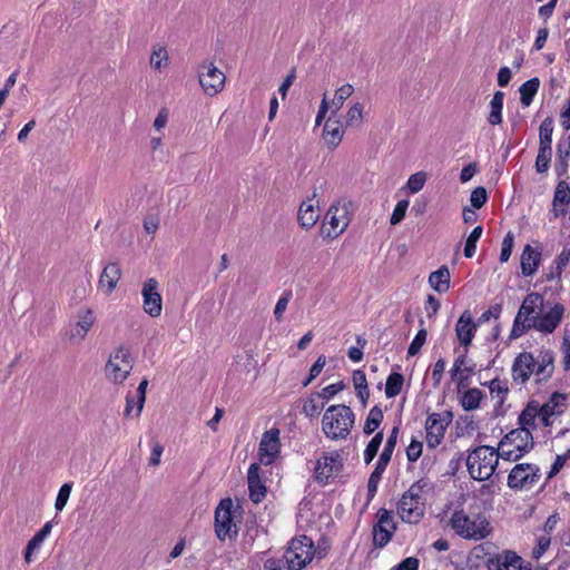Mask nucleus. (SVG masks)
Wrapping results in <instances>:
<instances>
[{"instance_id":"1","label":"nucleus","mask_w":570,"mask_h":570,"mask_svg":"<svg viewBox=\"0 0 570 570\" xmlns=\"http://www.w3.org/2000/svg\"><path fill=\"white\" fill-rule=\"evenodd\" d=\"M564 306L560 303L544 302L539 293H529L522 301L513 320L510 340L523 336L531 330L542 334L553 333L560 325Z\"/></svg>"},{"instance_id":"2","label":"nucleus","mask_w":570,"mask_h":570,"mask_svg":"<svg viewBox=\"0 0 570 570\" xmlns=\"http://www.w3.org/2000/svg\"><path fill=\"white\" fill-rule=\"evenodd\" d=\"M554 371L553 355L551 352H541L534 358L530 352H522L517 355L512 364V379L519 384H524L531 375L535 374L538 381H547Z\"/></svg>"},{"instance_id":"3","label":"nucleus","mask_w":570,"mask_h":570,"mask_svg":"<svg viewBox=\"0 0 570 570\" xmlns=\"http://www.w3.org/2000/svg\"><path fill=\"white\" fill-rule=\"evenodd\" d=\"M430 488L428 479H420L403 493L396 505V513L403 522L419 523L425 513V499L422 493Z\"/></svg>"},{"instance_id":"4","label":"nucleus","mask_w":570,"mask_h":570,"mask_svg":"<svg viewBox=\"0 0 570 570\" xmlns=\"http://www.w3.org/2000/svg\"><path fill=\"white\" fill-rule=\"evenodd\" d=\"M355 415L350 406L337 404L330 406L322 419V430L332 440H344L354 425Z\"/></svg>"},{"instance_id":"5","label":"nucleus","mask_w":570,"mask_h":570,"mask_svg":"<svg viewBox=\"0 0 570 570\" xmlns=\"http://www.w3.org/2000/svg\"><path fill=\"white\" fill-rule=\"evenodd\" d=\"M501 455L499 448L481 445L471 451L466 458V468L472 479L478 481L489 480L498 466Z\"/></svg>"},{"instance_id":"6","label":"nucleus","mask_w":570,"mask_h":570,"mask_svg":"<svg viewBox=\"0 0 570 570\" xmlns=\"http://www.w3.org/2000/svg\"><path fill=\"white\" fill-rule=\"evenodd\" d=\"M534 445L533 436L528 428H518L507 433L499 442V454L502 460L514 462L529 453Z\"/></svg>"},{"instance_id":"7","label":"nucleus","mask_w":570,"mask_h":570,"mask_svg":"<svg viewBox=\"0 0 570 570\" xmlns=\"http://www.w3.org/2000/svg\"><path fill=\"white\" fill-rule=\"evenodd\" d=\"M451 528L454 532L469 540H482L491 533L490 522L478 514L470 518L463 510H455L450 519Z\"/></svg>"},{"instance_id":"8","label":"nucleus","mask_w":570,"mask_h":570,"mask_svg":"<svg viewBox=\"0 0 570 570\" xmlns=\"http://www.w3.org/2000/svg\"><path fill=\"white\" fill-rule=\"evenodd\" d=\"M134 367L129 347L120 345L109 356L105 366V375L114 384H122Z\"/></svg>"},{"instance_id":"9","label":"nucleus","mask_w":570,"mask_h":570,"mask_svg":"<svg viewBox=\"0 0 570 570\" xmlns=\"http://www.w3.org/2000/svg\"><path fill=\"white\" fill-rule=\"evenodd\" d=\"M315 553L313 540L306 535L292 539L284 552L286 568L288 570H301L305 568Z\"/></svg>"},{"instance_id":"10","label":"nucleus","mask_w":570,"mask_h":570,"mask_svg":"<svg viewBox=\"0 0 570 570\" xmlns=\"http://www.w3.org/2000/svg\"><path fill=\"white\" fill-rule=\"evenodd\" d=\"M350 204H332L325 215L322 226V235L325 238L335 239L342 235L350 224Z\"/></svg>"},{"instance_id":"11","label":"nucleus","mask_w":570,"mask_h":570,"mask_svg":"<svg viewBox=\"0 0 570 570\" xmlns=\"http://www.w3.org/2000/svg\"><path fill=\"white\" fill-rule=\"evenodd\" d=\"M540 480V469L535 464H515L508 475V487L512 490H530Z\"/></svg>"},{"instance_id":"12","label":"nucleus","mask_w":570,"mask_h":570,"mask_svg":"<svg viewBox=\"0 0 570 570\" xmlns=\"http://www.w3.org/2000/svg\"><path fill=\"white\" fill-rule=\"evenodd\" d=\"M96 323V316L90 307L80 308L75 321L70 322L67 331V337L71 343H80L85 340L87 334L94 327Z\"/></svg>"},{"instance_id":"13","label":"nucleus","mask_w":570,"mask_h":570,"mask_svg":"<svg viewBox=\"0 0 570 570\" xmlns=\"http://www.w3.org/2000/svg\"><path fill=\"white\" fill-rule=\"evenodd\" d=\"M377 522L373 527V542L376 547L386 546L396 531V523L394 521L392 511L381 508L377 513Z\"/></svg>"},{"instance_id":"14","label":"nucleus","mask_w":570,"mask_h":570,"mask_svg":"<svg viewBox=\"0 0 570 570\" xmlns=\"http://www.w3.org/2000/svg\"><path fill=\"white\" fill-rule=\"evenodd\" d=\"M199 83L208 96L219 94L225 85L226 77L214 63H204L198 72Z\"/></svg>"},{"instance_id":"15","label":"nucleus","mask_w":570,"mask_h":570,"mask_svg":"<svg viewBox=\"0 0 570 570\" xmlns=\"http://www.w3.org/2000/svg\"><path fill=\"white\" fill-rule=\"evenodd\" d=\"M142 309L150 317H158L163 311V298L159 293V283L156 278H148L141 289Z\"/></svg>"},{"instance_id":"16","label":"nucleus","mask_w":570,"mask_h":570,"mask_svg":"<svg viewBox=\"0 0 570 570\" xmlns=\"http://www.w3.org/2000/svg\"><path fill=\"white\" fill-rule=\"evenodd\" d=\"M342 466V459L338 452L324 453L316 462L314 469L315 479L321 483H326L341 471Z\"/></svg>"},{"instance_id":"17","label":"nucleus","mask_w":570,"mask_h":570,"mask_svg":"<svg viewBox=\"0 0 570 570\" xmlns=\"http://www.w3.org/2000/svg\"><path fill=\"white\" fill-rule=\"evenodd\" d=\"M232 507L233 502L230 499H224L220 501L215 511V532L220 540H225L230 535L233 527L232 519Z\"/></svg>"},{"instance_id":"18","label":"nucleus","mask_w":570,"mask_h":570,"mask_svg":"<svg viewBox=\"0 0 570 570\" xmlns=\"http://www.w3.org/2000/svg\"><path fill=\"white\" fill-rule=\"evenodd\" d=\"M449 417H442L439 413H433L428 416L425 423L426 443L430 448L438 446L444 438L445 430L451 422V413Z\"/></svg>"},{"instance_id":"19","label":"nucleus","mask_w":570,"mask_h":570,"mask_svg":"<svg viewBox=\"0 0 570 570\" xmlns=\"http://www.w3.org/2000/svg\"><path fill=\"white\" fill-rule=\"evenodd\" d=\"M281 449L279 430L271 429L263 434L259 443V460L263 464L268 465L277 458Z\"/></svg>"},{"instance_id":"20","label":"nucleus","mask_w":570,"mask_h":570,"mask_svg":"<svg viewBox=\"0 0 570 570\" xmlns=\"http://www.w3.org/2000/svg\"><path fill=\"white\" fill-rule=\"evenodd\" d=\"M479 324L472 318L470 311H464L455 325V334L461 345L465 348L471 344Z\"/></svg>"},{"instance_id":"21","label":"nucleus","mask_w":570,"mask_h":570,"mask_svg":"<svg viewBox=\"0 0 570 570\" xmlns=\"http://www.w3.org/2000/svg\"><path fill=\"white\" fill-rule=\"evenodd\" d=\"M542 255V246L538 244L535 247L527 244L521 255V272L523 276H532L540 263Z\"/></svg>"},{"instance_id":"22","label":"nucleus","mask_w":570,"mask_h":570,"mask_svg":"<svg viewBox=\"0 0 570 570\" xmlns=\"http://www.w3.org/2000/svg\"><path fill=\"white\" fill-rule=\"evenodd\" d=\"M259 464L253 463L249 465L247 473V482L249 490V498L254 503H259L266 497V487L259 476Z\"/></svg>"},{"instance_id":"23","label":"nucleus","mask_w":570,"mask_h":570,"mask_svg":"<svg viewBox=\"0 0 570 570\" xmlns=\"http://www.w3.org/2000/svg\"><path fill=\"white\" fill-rule=\"evenodd\" d=\"M121 278V268L117 263H109L105 266L100 277L99 287L102 288L106 295H110L117 287L118 282Z\"/></svg>"},{"instance_id":"24","label":"nucleus","mask_w":570,"mask_h":570,"mask_svg":"<svg viewBox=\"0 0 570 570\" xmlns=\"http://www.w3.org/2000/svg\"><path fill=\"white\" fill-rule=\"evenodd\" d=\"M344 132L340 120L328 118L323 128L322 139L328 149L334 150L341 144Z\"/></svg>"},{"instance_id":"25","label":"nucleus","mask_w":570,"mask_h":570,"mask_svg":"<svg viewBox=\"0 0 570 570\" xmlns=\"http://www.w3.org/2000/svg\"><path fill=\"white\" fill-rule=\"evenodd\" d=\"M52 522L48 521L43 524V527L29 540L27 547L23 552V558L26 563H30L32 561V556L36 551L40 550L43 541L51 533Z\"/></svg>"},{"instance_id":"26","label":"nucleus","mask_w":570,"mask_h":570,"mask_svg":"<svg viewBox=\"0 0 570 570\" xmlns=\"http://www.w3.org/2000/svg\"><path fill=\"white\" fill-rule=\"evenodd\" d=\"M564 401V396L559 393H553L550 400L540 405V414L539 422L543 426H549L551 424L550 419L554 415H558L562 412V410H558L559 405Z\"/></svg>"},{"instance_id":"27","label":"nucleus","mask_w":570,"mask_h":570,"mask_svg":"<svg viewBox=\"0 0 570 570\" xmlns=\"http://www.w3.org/2000/svg\"><path fill=\"white\" fill-rule=\"evenodd\" d=\"M519 563H522V558L514 551L505 550L491 558L488 567L490 570H509L510 567H517Z\"/></svg>"},{"instance_id":"28","label":"nucleus","mask_w":570,"mask_h":570,"mask_svg":"<svg viewBox=\"0 0 570 570\" xmlns=\"http://www.w3.org/2000/svg\"><path fill=\"white\" fill-rule=\"evenodd\" d=\"M450 278L449 268L443 265L430 274L429 284L438 293H445L450 288Z\"/></svg>"},{"instance_id":"29","label":"nucleus","mask_w":570,"mask_h":570,"mask_svg":"<svg viewBox=\"0 0 570 570\" xmlns=\"http://www.w3.org/2000/svg\"><path fill=\"white\" fill-rule=\"evenodd\" d=\"M538 414H540V404L535 401H530L519 415L520 428H528L529 431L535 429L537 421H539Z\"/></svg>"},{"instance_id":"30","label":"nucleus","mask_w":570,"mask_h":570,"mask_svg":"<svg viewBox=\"0 0 570 570\" xmlns=\"http://www.w3.org/2000/svg\"><path fill=\"white\" fill-rule=\"evenodd\" d=\"M298 223L303 228H311L313 227L317 219L318 214L315 209L314 205L312 204V200L304 202L299 209H298Z\"/></svg>"},{"instance_id":"31","label":"nucleus","mask_w":570,"mask_h":570,"mask_svg":"<svg viewBox=\"0 0 570 570\" xmlns=\"http://www.w3.org/2000/svg\"><path fill=\"white\" fill-rule=\"evenodd\" d=\"M503 100L504 94L502 91H497L490 101L488 122L492 126H497L502 122Z\"/></svg>"},{"instance_id":"32","label":"nucleus","mask_w":570,"mask_h":570,"mask_svg":"<svg viewBox=\"0 0 570 570\" xmlns=\"http://www.w3.org/2000/svg\"><path fill=\"white\" fill-rule=\"evenodd\" d=\"M540 87L539 78L534 77L525 81L519 88L520 92V101L524 107H529L533 101L534 96L537 95Z\"/></svg>"},{"instance_id":"33","label":"nucleus","mask_w":570,"mask_h":570,"mask_svg":"<svg viewBox=\"0 0 570 570\" xmlns=\"http://www.w3.org/2000/svg\"><path fill=\"white\" fill-rule=\"evenodd\" d=\"M483 393L478 387L466 390L461 397V405L465 411H473L480 406Z\"/></svg>"},{"instance_id":"34","label":"nucleus","mask_w":570,"mask_h":570,"mask_svg":"<svg viewBox=\"0 0 570 570\" xmlns=\"http://www.w3.org/2000/svg\"><path fill=\"white\" fill-rule=\"evenodd\" d=\"M354 92V87L351 83L341 86L334 95L331 101V110L336 114L344 105L345 100L350 98Z\"/></svg>"},{"instance_id":"35","label":"nucleus","mask_w":570,"mask_h":570,"mask_svg":"<svg viewBox=\"0 0 570 570\" xmlns=\"http://www.w3.org/2000/svg\"><path fill=\"white\" fill-rule=\"evenodd\" d=\"M383 421V411L379 406H373L366 417L363 432L366 435L372 434Z\"/></svg>"},{"instance_id":"36","label":"nucleus","mask_w":570,"mask_h":570,"mask_svg":"<svg viewBox=\"0 0 570 570\" xmlns=\"http://www.w3.org/2000/svg\"><path fill=\"white\" fill-rule=\"evenodd\" d=\"M324 405V401H322L318 394L315 393L305 400L302 412L308 417H314L320 415Z\"/></svg>"},{"instance_id":"37","label":"nucleus","mask_w":570,"mask_h":570,"mask_svg":"<svg viewBox=\"0 0 570 570\" xmlns=\"http://www.w3.org/2000/svg\"><path fill=\"white\" fill-rule=\"evenodd\" d=\"M404 377L402 374L393 372L387 376L385 384V394L387 397H394L402 391Z\"/></svg>"},{"instance_id":"38","label":"nucleus","mask_w":570,"mask_h":570,"mask_svg":"<svg viewBox=\"0 0 570 570\" xmlns=\"http://www.w3.org/2000/svg\"><path fill=\"white\" fill-rule=\"evenodd\" d=\"M553 121L551 118H546L539 128V147L551 148L552 142Z\"/></svg>"},{"instance_id":"39","label":"nucleus","mask_w":570,"mask_h":570,"mask_svg":"<svg viewBox=\"0 0 570 570\" xmlns=\"http://www.w3.org/2000/svg\"><path fill=\"white\" fill-rule=\"evenodd\" d=\"M383 442V433L382 432H377L373 438L372 440L368 442V444L366 445L365 450H364V462L365 464H370L373 459L376 456L377 452H379V449L381 446Z\"/></svg>"},{"instance_id":"40","label":"nucleus","mask_w":570,"mask_h":570,"mask_svg":"<svg viewBox=\"0 0 570 570\" xmlns=\"http://www.w3.org/2000/svg\"><path fill=\"white\" fill-rule=\"evenodd\" d=\"M363 121V106L360 102L350 107L345 116L347 127H358Z\"/></svg>"},{"instance_id":"41","label":"nucleus","mask_w":570,"mask_h":570,"mask_svg":"<svg viewBox=\"0 0 570 570\" xmlns=\"http://www.w3.org/2000/svg\"><path fill=\"white\" fill-rule=\"evenodd\" d=\"M482 232H483L482 227L476 226L473 228V230L468 236V238L465 240V245H464V256L466 258H471L474 256L475 249H476V243L480 239Z\"/></svg>"},{"instance_id":"42","label":"nucleus","mask_w":570,"mask_h":570,"mask_svg":"<svg viewBox=\"0 0 570 570\" xmlns=\"http://www.w3.org/2000/svg\"><path fill=\"white\" fill-rule=\"evenodd\" d=\"M557 161H556V173L558 176H563L568 170V157L570 155V146H567L563 149L561 144L557 147Z\"/></svg>"},{"instance_id":"43","label":"nucleus","mask_w":570,"mask_h":570,"mask_svg":"<svg viewBox=\"0 0 570 570\" xmlns=\"http://www.w3.org/2000/svg\"><path fill=\"white\" fill-rule=\"evenodd\" d=\"M420 325H421V328L417 332V334L415 335V337L413 338V341L411 342L409 350H407V354L410 356L416 355L421 351L422 346L424 345V343L426 341L428 333H426V330L423 327L424 321L422 318L420 320Z\"/></svg>"},{"instance_id":"44","label":"nucleus","mask_w":570,"mask_h":570,"mask_svg":"<svg viewBox=\"0 0 570 570\" xmlns=\"http://www.w3.org/2000/svg\"><path fill=\"white\" fill-rule=\"evenodd\" d=\"M426 179L428 175L425 171H417L409 177L406 188L410 193L416 194L423 189Z\"/></svg>"},{"instance_id":"45","label":"nucleus","mask_w":570,"mask_h":570,"mask_svg":"<svg viewBox=\"0 0 570 570\" xmlns=\"http://www.w3.org/2000/svg\"><path fill=\"white\" fill-rule=\"evenodd\" d=\"M553 202L562 206H567L570 202V186L567 181L560 180L557 184Z\"/></svg>"},{"instance_id":"46","label":"nucleus","mask_w":570,"mask_h":570,"mask_svg":"<svg viewBox=\"0 0 570 570\" xmlns=\"http://www.w3.org/2000/svg\"><path fill=\"white\" fill-rule=\"evenodd\" d=\"M551 161V148L539 147L538 156L535 159V169L542 174L549 169Z\"/></svg>"},{"instance_id":"47","label":"nucleus","mask_w":570,"mask_h":570,"mask_svg":"<svg viewBox=\"0 0 570 570\" xmlns=\"http://www.w3.org/2000/svg\"><path fill=\"white\" fill-rule=\"evenodd\" d=\"M168 55L165 48L159 47L153 50L150 56V66L157 70H161L167 66Z\"/></svg>"},{"instance_id":"48","label":"nucleus","mask_w":570,"mask_h":570,"mask_svg":"<svg viewBox=\"0 0 570 570\" xmlns=\"http://www.w3.org/2000/svg\"><path fill=\"white\" fill-rule=\"evenodd\" d=\"M569 262H570V248H563L554 261L556 268L551 273L550 278H553V277L560 278L563 269L566 268V266L568 265Z\"/></svg>"},{"instance_id":"49","label":"nucleus","mask_w":570,"mask_h":570,"mask_svg":"<svg viewBox=\"0 0 570 570\" xmlns=\"http://www.w3.org/2000/svg\"><path fill=\"white\" fill-rule=\"evenodd\" d=\"M72 490V483L67 482L63 483L57 494L56 502H55V509L57 511H62L69 500L70 493Z\"/></svg>"},{"instance_id":"50","label":"nucleus","mask_w":570,"mask_h":570,"mask_svg":"<svg viewBox=\"0 0 570 570\" xmlns=\"http://www.w3.org/2000/svg\"><path fill=\"white\" fill-rule=\"evenodd\" d=\"M464 371L468 373V375L474 372V366L473 365H468L466 350L464 351L463 354L458 356L456 360L454 361V365H453V368L451 371L452 372V379H454L458 374H461Z\"/></svg>"},{"instance_id":"51","label":"nucleus","mask_w":570,"mask_h":570,"mask_svg":"<svg viewBox=\"0 0 570 570\" xmlns=\"http://www.w3.org/2000/svg\"><path fill=\"white\" fill-rule=\"evenodd\" d=\"M147 386H148V380L147 379H144L136 392H135V395H136V413H135V417H139L140 414H141V411L144 409V404H145V401H146V390H147Z\"/></svg>"},{"instance_id":"52","label":"nucleus","mask_w":570,"mask_h":570,"mask_svg":"<svg viewBox=\"0 0 570 570\" xmlns=\"http://www.w3.org/2000/svg\"><path fill=\"white\" fill-rule=\"evenodd\" d=\"M409 204L410 203L407 199H402V200L397 202V204L395 205L394 210L391 215V219H390L391 225H397L404 219Z\"/></svg>"},{"instance_id":"53","label":"nucleus","mask_w":570,"mask_h":570,"mask_svg":"<svg viewBox=\"0 0 570 570\" xmlns=\"http://www.w3.org/2000/svg\"><path fill=\"white\" fill-rule=\"evenodd\" d=\"M513 240H514V237H513L512 233L509 232L504 236L502 244H501V253H500V262L501 263H505L509 261L511 253H512Z\"/></svg>"},{"instance_id":"54","label":"nucleus","mask_w":570,"mask_h":570,"mask_svg":"<svg viewBox=\"0 0 570 570\" xmlns=\"http://www.w3.org/2000/svg\"><path fill=\"white\" fill-rule=\"evenodd\" d=\"M487 200L488 194L484 187H476L472 190L470 202L474 208H481L487 203Z\"/></svg>"},{"instance_id":"55","label":"nucleus","mask_w":570,"mask_h":570,"mask_svg":"<svg viewBox=\"0 0 570 570\" xmlns=\"http://www.w3.org/2000/svg\"><path fill=\"white\" fill-rule=\"evenodd\" d=\"M344 389L343 382L330 384L322 389L321 392H318V396L321 397L324 403L328 400H331L334 395H336L338 392H341Z\"/></svg>"},{"instance_id":"56","label":"nucleus","mask_w":570,"mask_h":570,"mask_svg":"<svg viewBox=\"0 0 570 570\" xmlns=\"http://www.w3.org/2000/svg\"><path fill=\"white\" fill-rule=\"evenodd\" d=\"M397 436H399V428L394 426L391 431V434L389 435V438L386 440L385 446L381 454L386 455L392 459V454L396 446Z\"/></svg>"},{"instance_id":"57","label":"nucleus","mask_w":570,"mask_h":570,"mask_svg":"<svg viewBox=\"0 0 570 570\" xmlns=\"http://www.w3.org/2000/svg\"><path fill=\"white\" fill-rule=\"evenodd\" d=\"M502 313V306L500 304H494L490 306V308L482 313V315L478 320V324H483L489 322L491 318L498 320Z\"/></svg>"},{"instance_id":"58","label":"nucleus","mask_w":570,"mask_h":570,"mask_svg":"<svg viewBox=\"0 0 570 570\" xmlns=\"http://www.w3.org/2000/svg\"><path fill=\"white\" fill-rule=\"evenodd\" d=\"M356 343L358 345V347H350L348 350V357L350 360H352L353 362H360L362 361L363 358V347L366 345V340L362 336H357L356 337Z\"/></svg>"},{"instance_id":"59","label":"nucleus","mask_w":570,"mask_h":570,"mask_svg":"<svg viewBox=\"0 0 570 570\" xmlns=\"http://www.w3.org/2000/svg\"><path fill=\"white\" fill-rule=\"evenodd\" d=\"M550 537L542 535L538 539V544L532 551V557L537 560H539L542 554L548 550L550 547Z\"/></svg>"},{"instance_id":"60","label":"nucleus","mask_w":570,"mask_h":570,"mask_svg":"<svg viewBox=\"0 0 570 570\" xmlns=\"http://www.w3.org/2000/svg\"><path fill=\"white\" fill-rule=\"evenodd\" d=\"M422 454V443L412 441L406 449V456L410 462H415Z\"/></svg>"},{"instance_id":"61","label":"nucleus","mask_w":570,"mask_h":570,"mask_svg":"<svg viewBox=\"0 0 570 570\" xmlns=\"http://www.w3.org/2000/svg\"><path fill=\"white\" fill-rule=\"evenodd\" d=\"M289 293L285 294L284 296H282L276 305H275V308H274V315H275V318L277 321H282L283 318V314L284 312L286 311L287 308V305H288V301H289Z\"/></svg>"},{"instance_id":"62","label":"nucleus","mask_w":570,"mask_h":570,"mask_svg":"<svg viewBox=\"0 0 570 570\" xmlns=\"http://www.w3.org/2000/svg\"><path fill=\"white\" fill-rule=\"evenodd\" d=\"M440 302L436 297H434L433 295H429L428 296V299L425 302V311H426V314H428V317H433L440 309Z\"/></svg>"},{"instance_id":"63","label":"nucleus","mask_w":570,"mask_h":570,"mask_svg":"<svg viewBox=\"0 0 570 570\" xmlns=\"http://www.w3.org/2000/svg\"><path fill=\"white\" fill-rule=\"evenodd\" d=\"M265 570H283L286 568L285 558H269L264 562Z\"/></svg>"},{"instance_id":"64","label":"nucleus","mask_w":570,"mask_h":570,"mask_svg":"<svg viewBox=\"0 0 570 570\" xmlns=\"http://www.w3.org/2000/svg\"><path fill=\"white\" fill-rule=\"evenodd\" d=\"M564 368H570V333L566 334L562 343Z\"/></svg>"}]
</instances>
